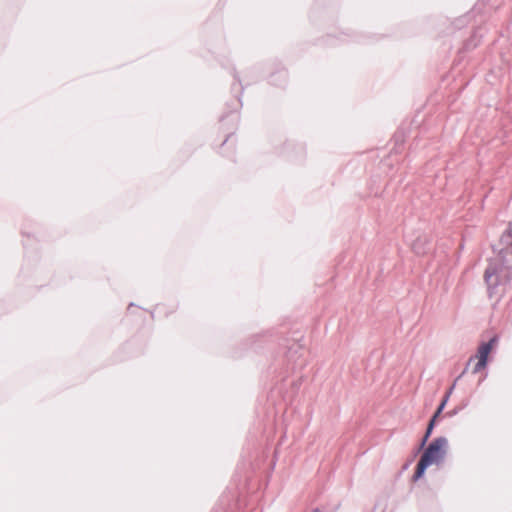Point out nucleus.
Returning <instances> with one entry per match:
<instances>
[{
	"instance_id": "nucleus-1",
	"label": "nucleus",
	"mask_w": 512,
	"mask_h": 512,
	"mask_svg": "<svg viewBox=\"0 0 512 512\" xmlns=\"http://www.w3.org/2000/svg\"><path fill=\"white\" fill-rule=\"evenodd\" d=\"M512 278V225L502 234L484 273L490 296L505 292Z\"/></svg>"
},
{
	"instance_id": "nucleus-2",
	"label": "nucleus",
	"mask_w": 512,
	"mask_h": 512,
	"mask_svg": "<svg viewBox=\"0 0 512 512\" xmlns=\"http://www.w3.org/2000/svg\"><path fill=\"white\" fill-rule=\"evenodd\" d=\"M448 440L445 437L435 438L422 454L414 473V480L420 479L431 464L441 462L447 452Z\"/></svg>"
},
{
	"instance_id": "nucleus-3",
	"label": "nucleus",
	"mask_w": 512,
	"mask_h": 512,
	"mask_svg": "<svg viewBox=\"0 0 512 512\" xmlns=\"http://www.w3.org/2000/svg\"><path fill=\"white\" fill-rule=\"evenodd\" d=\"M496 342L497 337H493L488 342L482 343L478 347L477 355L475 356V358L488 361V355L491 352L493 346L496 344Z\"/></svg>"
},
{
	"instance_id": "nucleus-4",
	"label": "nucleus",
	"mask_w": 512,
	"mask_h": 512,
	"mask_svg": "<svg viewBox=\"0 0 512 512\" xmlns=\"http://www.w3.org/2000/svg\"><path fill=\"white\" fill-rule=\"evenodd\" d=\"M486 365H487V361L478 359V362L476 363V365L473 368V373L476 374V373L480 372L482 369H484L486 367Z\"/></svg>"
},
{
	"instance_id": "nucleus-5",
	"label": "nucleus",
	"mask_w": 512,
	"mask_h": 512,
	"mask_svg": "<svg viewBox=\"0 0 512 512\" xmlns=\"http://www.w3.org/2000/svg\"><path fill=\"white\" fill-rule=\"evenodd\" d=\"M447 401H448V395H445V397L443 398L441 404L439 405L438 409L436 410L435 414L433 415V418L436 419L441 414V412L444 409Z\"/></svg>"
},
{
	"instance_id": "nucleus-6",
	"label": "nucleus",
	"mask_w": 512,
	"mask_h": 512,
	"mask_svg": "<svg viewBox=\"0 0 512 512\" xmlns=\"http://www.w3.org/2000/svg\"><path fill=\"white\" fill-rule=\"evenodd\" d=\"M435 418L432 417V419L430 420L429 424H428V427H427V430H426V438H429L433 428H434V425H435Z\"/></svg>"
},
{
	"instance_id": "nucleus-7",
	"label": "nucleus",
	"mask_w": 512,
	"mask_h": 512,
	"mask_svg": "<svg viewBox=\"0 0 512 512\" xmlns=\"http://www.w3.org/2000/svg\"><path fill=\"white\" fill-rule=\"evenodd\" d=\"M455 385H456V381L453 383V385L450 387V389L447 391L446 395H448V397L450 396V394L452 393L453 389L455 388Z\"/></svg>"
},
{
	"instance_id": "nucleus-8",
	"label": "nucleus",
	"mask_w": 512,
	"mask_h": 512,
	"mask_svg": "<svg viewBox=\"0 0 512 512\" xmlns=\"http://www.w3.org/2000/svg\"><path fill=\"white\" fill-rule=\"evenodd\" d=\"M428 438H426V435L424 436L422 442H421V446H424L426 441H427Z\"/></svg>"
},
{
	"instance_id": "nucleus-9",
	"label": "nucleus",
	"mask_w": 512,
	"mask_h": 512,
	"mask_svg": "<svg viewBox=\"0 0 512 512\" xmlns=\"http://www.w3.org/2000/svg\"><path fill=\"white\" fill-rule=\"evenodd\" d=\"M464 373H466V369H465V370H463L462 374H461V375L456 379V381H457V380H458V379H459V378H460Z\"/></svg>"
}]
</instances>
